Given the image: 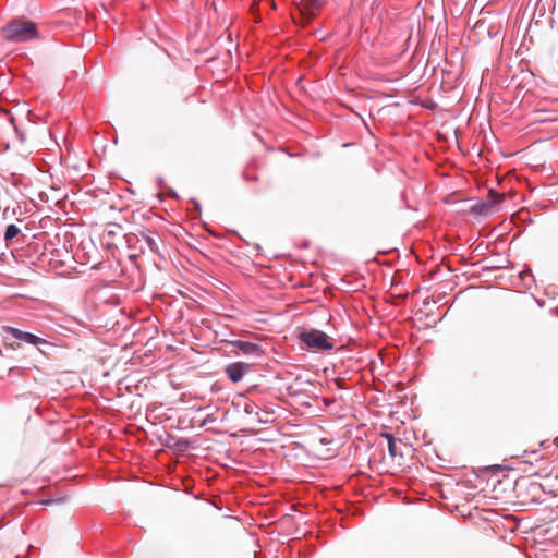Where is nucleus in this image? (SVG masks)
I'll list each match as a JSON object with an SVG mask.
<instances>
[{
    "label": "nucleus",
    "instance_id": "nucleus-1",
    "mask_svg": "<svg viewBox=\"0 0 558 558\" xmlns=\"http://www.w3.org/2000/svg\"><path fill=\"white\" fill-rule=\"evenodd\" d=\"M2 31L4 37L10 41L22 43L38 36L36 24L26 20H13Z\"/></svg>",
    "mask_w": 558,
    "mask_h": 558
},
{
    "label": "nucleus",
    "instance_id": "nucleus-2",
    "mask_svg": "<svg viewBox=\"0 0 558 558\" xmlns=\"http://www.w3.org/2000/svg\"><path fill=\"white\" fill-rule=\"evenodd\" d=\"M300 339L307 348L315 351H329L335 347L333 340L317 329L301 332Z\"/></svg>",
    "mask_w": 558,
    "mask_h": 558
},
{
    "label": "nucleus",
    "instance_id": "nucleus-3",
    "mask_svg": "<svg viewBox=\"0 0 558 558\" xmlns=\"http://www.w3.org/2000/svg\"><path fill=\"white\" fill-rule=\"evenodd\" d=\"M2 330H3V332L11 335L15 339L21 340L25 343L35 345V347H39L40 344L48 343L45 339H43L36 335H33L31 332L22 331L15 327L3 326Z\"/></svg>",
    "mask_w": 558,
    "mask_h": 558
},
{
    "label": "nucleus",
    "instance_id": "nucleus-4",
    "mask_svg": "<svg viewBox=\"0 0 558 558\" xmlns=\"http://www.w3.org/2000/svg\"><path fill=\"white\" fill-rule=\"evenodd\" d=\"M325 2L326 0H300L298 11L306 22H310L323 8Z\"/></svg>",
    "mask_w": 558,
    "mask_h": 558
},
{
    "label": "nucleus",
    "instance_id": "nucleus-5",
    "mask_svg": "<svg viewBox=\"0 0 558 558\" xmlns=\"http://www.w3.org/2000/svg\"><path fill=\"white\" fill-rule=\"evenodd\" d=\"M244 412L252 415L258 423H268L272 421V412L260 409L255 402L247 401L244 403Z\"/></svg>",
    "mask_w": 558,
    "mask_h": 558
},
{
    "label": "nucleus",
    "instance_id": "nucleus-6",
    "mask_svg": "<svg viewBox=\"0 0 558 558\" xmlns=\"http://www.w3.org/2000/svg\"><path fill=\"white\" fill-rule=\"evenodd\" d=\"M381 437L387 439L388 451L392 458L403 457L402 448H407V445L401 439L395 438L389 433H383Z\"/></svg>",
    "mask_w": 558,
    "mask_h": 558
},
{
    "label": "nucleus",
    "instance_id": "nucleus-7",
    "mask_svg": "<svg viewBox=\"0 0 558 558\" xmlns=\"http://www.w3.org/2000/svg\"><path fill=\"white\" fill-rule=\"evenodd\" d=\"M247 371V365L242 362L231 363L226 367V374L233 383L240 381Z\"/></svg>",
    "mask_w": 558,
    "mask_h": 558
},
{
    "label": "nucleus",
    "instance_id": "nucleus-8",
    "mask_svg": "<svg viewBox=\"0 0 558 558\" xmlns=\"http://www.w3.org/2000/svg\"><path fill=\"white\" fill-rule=\"evenodd\" d=\"M233 345L239 349L244 354H256L259 352L260 348L258 344L248 342V341H234Z\"/></svg>",
    "mask_w": 558,
    "mask_h": 558
},
{
    "label": "nucleus",
    "instance_id": "nucleus-9",
    "mask_svg": "<svg viewBox=\"0 0 558 558\" xmlns=\"http://www.w3.org/2000/svg\"><path fill=\"white\" fill-rule=\"evenodd\" d=\"M20 233V229L15 225H9L5 229L4 239L11 241Z\"/></svg>",
    "mask_w": 558,
    "mask_h": 558
},
{
    "label": "nucleus",
    "instance_id": "nucleus-10",
    "mask_svg": "<svg viewBox=\"0 0 558 558\" xmlns=\"http://www.w3.org/2000/svg\"><path fill=\"white\" fill-rule=\"evenodd\" d=\"M143 240L147 244V246L149 247V250L151 252H157L158 251V244H157L156 240L151 235L143 234Z\"/></svg>",
    "mask_w": 558,
    "mask_h": 558
},
{
    "label": "nucleus",
    "instance_id": "nucleus-11",
    "mask_svg": "<svg viewBox=\"0 0 558 558\" xmlns=\"http://www.w3.org/2000/svg\"><path fill=\"white\" fill-rule=\"evenodd\" d=\"M554 444H555V446H556V447H557V449H558V436L555 438Z\"/></svg>",
    "mask_w": 558,
    "mask_h": 558
},
{
    "label": "nucleus",
    "instance_id": "nucleus-12",
    "mask_svg": "<svg viewBox=\"0 0 558 558\" xmlns=\"http://www.w3.org/2000/svg\"><path fill=\"white\" fill-rule=\"evenodd\" d=\"M504 201V195H498V202H502Z\"/></svg>",
    "mask_w": 558,
    "mask_h": 558
},
{
    "label": "nucleus",
    "instance_id": "nucleus-13",
    "mask_svg": "<svg viewBox=\"0 0 558 558\" xmlns=\"http://www.w3.org/2000/svg\"><path fill=\"white\" fill-rule=\"evenodd\" d=\"M338 387L342 388L341 384L339 383V380L336 381Z\"/></svg>",
    "mask_w": 558,
    "mask_h": 558
}]
</instances>
